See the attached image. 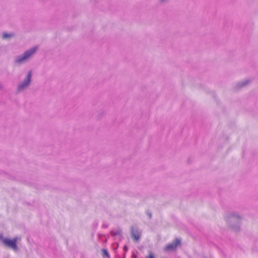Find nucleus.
<instances>
[{"label":"nucleus","instance_id":"6","mask_svg":"<svg viewBox=\"0 0 258 258\" xmlns=\"http://www.w3.org/2000/svg\"><path fill=\"white\" fill-rule=\"evenodd\" d=\"M12 36H13V34H8L7 33H4V34H3V37L4 39H6L8 38H10V37H12Z\"/></svg>","mask_w":258,"mask_h":258},{"label":"nucleus","instance_id":"5","mask_svg":"<svg viewBox=\"0 0 258 258\" xmlns=\"http://www.w3.org/2000/svg\"><path fill=\"white\" fill-rule=\"evenodd\" d=\"M132 237L135 241H138L140 238V235L138 231H132Z\"/></svg>","mask_w":258,"mask_h":258},{"label":"nucleus","instance_id":"2","mask_svg":"<svg viewBox=\"0 0 258 258\" xmlns=\"http://www.w3.org/2000/svg\"><path fill=\"white\" fill-rule=\"evenodd\" d=\"M36 50V47H33L30 50L26 51L23 55L19 56L16 60V62L19 63L26 61Z\"/></svg>","mask_w":258,"mask_h":258},{"label":"nucleus","instance_id":"7","mask_svg":"<svg viewBox=\"0 0 258 258\" xmlns=\"http://www.w3.org/2000/svg\"><path fill=\"white\" fill-rule=\"evenodd\" d=\"M103 254L107 257L109 256V253L106 249H103L102 250Z\"/></svg>","mask_w":258,"mask_h":258},{"label":"nucleus","instance_id":"8","mask_svg":"<svg viewBox=\"0 0 258 258\" xmlns=\"http://www.w3.org/2000/svg\"><path fill=\"white\" fill-rule=\"evenodd\" d=\"M148 258H154L152 254H150L148 256Z\"/></svg>","mask_w":258,"mask_h":258},{"label":"nucleus","instance_id":"3","mask_svg":"<svg viewBox=\"0 0 258 258\" xmlns=\"http://www.w3.org/2000/svg\"><path fill=\"white\" fill-rule=\"evenodd\" d=\"M180 239L176 238L173 242L169 243L166 246L165 249L166 250H176L177 247L180 245Z\"/></svg>","mask_w":258,"mask_h":258},{"label":"nucleus","instance_id":"1","mask_svg":"<svg viewBox=\"0 0 258 258\" xmlns=\"http://www.w3.org/2000/svg\"><path fill=\"white\" fill-rule=\"evenodd\" d=\"M20 240L21 238L18 236H15L13 239H10L4 237L2 233H0V242L6 247L11 248L14 251L18 250L17 242Z\"/></svg>","mask_w":258,"mask_h":258},{"label":"nucleus","instance_id":"9","mask_svg":"<svg viewBox=\"0 0 258 258\" xmlns=\"http://www.w3.org/2000/svg\"><path fill=\"white\" fill-rule=\"evenodd\" d=\"M245 84H246V83H243V84L242 85V86H243V85H245Z\"/></svg>","mask_w":258,"mask_h":258},{"label":"nucleus","instance_id":"4","mask_svg":"<svg viewBox=\"0 0 258 258\" xmlns=\"http://www.w3.org/2000/svg\"><path fill=\"white\" fill-rule=\"evenodd\" d=\"M31 71H29L28 72L26 79H25L23 83L19 87V90H21L24 87H26L30 83L31 78Z\"/></svg>","mask_w":258,"mask_h":258}]
</instances>
